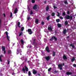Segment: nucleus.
Returning a JSON list of instances; mask_svg holds the SVG:
<instances>
[{"label": "nucleus", "instance_id": "obj_1", "mask_svg": "<svg viewBox=\"0 0 76 76\" xmlns=\"http://www.w3.org/2000/svg\"><path fill=\"white\" fill-rule=\"evenodd\" d=\"M25 69L24 67H23L22 69V71L24 73H25V70L26 72H28V68L27 67V66H25Z\"/></svg>", "mask_w": 76, "mask_h": 76}, {"label": "nucleus", "instance_id": "obj_2", "mask_svg": "<svg viewBox=\"0 0 76 76\" xmlns=\"http://www.w3.org/2000/svg\"><path fill=\"white\" fill-rule=\"evenodd\" d=\"M65 18H66V19H70L71 20H72L73 16H70L69 15H67L65 17Z\"/></svg>", "mask_w": 76, "mask_h": 76}, {"label": "nucleus", "instance_id": "obj_3", "mask_svg": "<svg viewBox=\"0 0 76 76\" xmlns=\"http://www.w3.org/2000/svg\"><path fill=\"white\" fill-rule=\"evenodd\" d=\"M33 44L34 47H36L37 45V43L36 42V39H33Z\"/></svg>", "mask_w": 76, "mask_h": 76}, {"label": "nucleus", "instance_id": "obj_4", "mask_svg": "<svg viewBox=\"0 0 76 76\" xmlns=\"http://www.w3.org/2000/svg\"><path fill=\"white\" fill-rule=\"evenodd\" d=\"M27 31L30 35H31L32 34V29H28Z\"/></svg>", "mask_w": 76, "mask_h": 76}, {"label": "nucleus", "instance_id": "obj_5", "mask_svg": "<svg viewBox=\"0 0 76 76\" xmlns=\"http://www.w3.org/2000/svg\"><path fill=\"white\" fill-rule=\"evenodd\" d=\"M54 39L55 41H56L57 40V39L55 36H53L52 37L51 39H50V41H52V39Z\"/></svg>", "mask_w": 76, "mask_h": 76}, {"label": "nucleus", "instance_id": "obj_6", "mask_svg": "<svg viewBox=\"0 0 76 76\" xmlns=\"http://www.w3.org/2000/svg\"><path fill=\"white\" fill-rule=\"evenodd\" d=\"M58 68H59L61 70H62V68L63 67V65L61 64H59L58 65Z\"/></svg>", "mask_w": 76, "mask_h": 76}, {"label": "nucleus", "instance_id": "obj_7", "mask_svg": "<svg viewBox=\"0 0 76 76\" xmlns=\"http://www.w3.org/2000/svg\"><path fill=\"white\" fill-rule=\"evenodd\" d=\"M1 48H2V51H4V54H5V53H6V50H6V49L5 48V47H4L2 46Z\"/></svg>", "mask_w": 76, "mask_h": 76}, {"label": "nucleus", "instance_id": "obj_8", "mask_svg": "<svg viewBox=\"0 0 76 76\" xmlns=\"http://www.w3.org/2000/svg\"><path fill=\"white\" fill-rule=\"evenodd\" d=\"M45 59L47 61H49L51 59V58L49 56H48L45 57Z\"/></svg>", "mask_w": 76, "mask_h": 76}, {"label": "nucleus", "instance_id": "obj_9", "mask_svg": "<svg viewBox=\"0 0 76 76\" xmlns=\"http://www.w3.org/2000/svg\"><path fill=\"white\" fill-rule=\"evenodd\" d=\"M68 30L69 29H67V30H66V29H64L63 31V34H64V35H65V34H66L67 31H68Z\"/></svg>", "mask_w": 76, "mask_h": 76}, {"label": "nucleus", "instance_id": "obj_10", "mask_svg": "<svg viewBox=\"0 0 76 76\" xmlns=\"http://www.w3.org/2000/svg\"><path fill=\"white\" fill-rule=\"evenodd\" d=\"M37 4L34 5L33 8V9H34V10H36L37 9Z\"/></svg>", "mask_w": 76, "mask_h": 76}, {"label": "nucleus", "instance_id": "obj_11", "mask_svg": "<svg viewBox=\"0 0 76 76\" xmlns=\"http://www.w3.org/2000/svg\"><path fill=\"white\" fill-rule=\"evenodd\" d=\"M48 30L49 31H50L51 32L53 31V28H52V27H51V26H50L49 27H48Z\"/></svg>", "mask_w": 76, "mask_h": 76}, {"label": "nucleus", "instance_id": "obj_12", "mask_svg": "<svg viewBox=\"0 0 76 76\" xmlns=\"http://www.w3.org/2000/svg\"><path fill=\"white\" fill-rule=\"evenodd\" d=\"M45 50L46 51H47V52H48V53H50V50H49V48L48 47H47L46 48Z\"/></svg>", "mask_w": 76, "mask_h": 76}, {"label": "nucleus", "instance_id": "obj_13", "mask_svg": "<svg viewBox=\"0 0 76 76\" xmlns=\"http://www.w3.org/2000/svg\"><path fill=\"white\" fill-rule=\"evenodd\" d=\"M18 11V8H16L14 11V13L15 14H16V13H17Z\"/></svg>", "mask_w": 76, "mask_h": 76}, {"label": "nucleus", "instance_id": "obj_14", "mask_svg": "<svg viewBox=\"0 0 76 76\" xmlns=\"http://www.w3.org/2000/svg\"><path fill=\"white\" fill-rule=\"evenodd\" d=\"M33 73L34 75H35V74H37V72L35 69H33Z\"/></svg>", "mask_w": 76, "mask_h": 76}, {"label": "nucleus", "instance_id": "obj_15", "mask_svg": "<svg viewBox=\"0 0 76 76\" xmlns=\"http://www.w3.org/2000/svg\"><path fill=\"white\" fill-rule=\"evenodd\" d=\"M63 58L64 60H67V58L65 55L63 56Z\"/></svg>", "mask_w": 76, "mask_h": 76}, {"label": "nucleus", "instance_id": "obj_16", "mask_svg": "<svg viewBox=\"0 0 76 76\" xmlns=\"http://www.w3.org/2000/svg\"><path fill=\"white\" fill-rule=\"evenodd\" d=\"M72 74V73L70 72H66V75H70Z\"/></svg>", "mask_w": 76, "mask_h": 76}, {"label": "nucleus", "instance_id": "obj_17", "mask_svg": "<svg viewBox=\"0 0 76 76\" xmlns=\"http://www.w3.org/2000/svg\"><path fill=\"white\" fill-rule=\"evenodd\" d=\"M69 45L70 46V47H72V48H75V47L74 45H73L72 44V43H71V44H70Z\"/></svg>", "mask_w": 76, "mask_h": 76}, {"label": "nucleus", "instance_id": "obj_18", "mask_svg": "<svg viewBox=\"0 0 76 76\" xmlns=\"http://www.w3.org/2000/svg\"><path fill=\"white\" fill-rule=\"evenodd\" d=\"M8 54H12V51L11 50H9L8 51Z\"/></svg>", "mask_w": 76, "mask_h": 76}, {"label": "nucleus", "instance_id": "obj_19", "mask_svg": "<svg viewBox=\"0 0 76 76\" xmlns=\"http://www.w3.org/2000/svg\"><path fill=\"white\" fill-rule=\"evenodd\" d=\"M48 10H49V6L48 5H47L46 7V11L47 12L48 11Z\"/></svg>", "mask_w": 76, "mask_h": 76}, {"label": "nucleus", "instance_id": "obj_20", "mask_svg": "<svg viewBox=\"0 0 76 76\" xmlns=\"http://www.w3.org/2000/svg\"><path fill=\"white\" fill-rule=\"evenodd\" d=\"M58 28H61V27L62 26L61 25V24H59V23H58Z\"/></svg>", "mask_w": 76, "mask_h": 76}, {"label": "nucleus", "instance_id": "obj_21", "mask_svg": "<svg viewBox=\"0 0 76 76\" xmlns=\"http://www.w3.org/2000/svg\"><path fill=\"white\" fill-rule=\"evenodd\" d=\"M35 22L36 23L38 24V22H39V20H38V19H36Z\"/></svg>", "mask_w": 76, "mask_h": 76}, {"label": "nucleus", "instance_id": "obj_22", "mask_svg": "<svg viewBox=\"0 0 76 76\" xmlns=\"http://www.w3.org/2000/svg\"><path fill=\"white\" fill-rule=\"evenodd\" d=\"M64 23L65 25H68V21H67V20H66L64 22Z\"/></svg>", "mask_w": 76, "mask_h": 76}, {"label": "nucleus", "instance_id": "obj_23", "mask_svg": "<svg viewBox=\"0 0 76 76\" xmlns=\"http://www.w3.org/2000/svg\"><path fill=\"white\" fill-rule=\"evenodd\" d=\"M50 15H49L46 18V19L47 20H49L50 19Z\"/></svg>", "mask_w": 76, "mask_h": 76}, {"label": "nucleus", "instance_id": "obj_24", "mask_svg": "<svg viewBox=\"0 0 76 76\" xmlns=\"http://www.w3.org/2000/svg\"><path fill=\"white\" fill-rule=\"evenodd\" d=\"M20 23L18 22V26L19 28H20Z\"/></svg>", "mask_w": 76, "mask_h": 76}, {"label": "nucleus", "instance_id": "obj_25", "mask_svg": "<svg viewBox=\"0 0 76 76\" xmlns=\"http://www.w3.org/2000/svg\"><path fill=\"white\" fill-rule=\"evenodd\" d=\"M75 60V57H73V58L72 59L71 61L72 62H73Z\"/></svg>", "mask_w": 76, "mask_h": 76}, {"label": "nucleus", "instance_id": "obj_26", "mask_svg": "<svg viewBox=\"0 0 76 76\" xmlns=\"http://www.w3.org/2000/svg\"><path fill=\"white\" fill-rule=\"evenodd\" d=\"M22 35H23V32L21 31L19 34V37H20Z\"/></svg>", "mask_w": 76, "mask_h": 76}, {"label": "nucleus", "instance_id": "obj_27", "mask_svg": "<svg viewBox=\"0 0 76 76\" xmlns=\"http://www.w3.org/2000/svg\"><path fill=\"white\" fill-rule=\"evenodd\" d=\"M19 49H17V54H19Z\"/></svg>", "mask_w": 76, "mask_h": 76}, {"label": "nucleus", "instance_id": "obj_28", "mask_svg": "<svg viewBox=\"0 0 76 76\" xmlns=\"http://www.w3.org/2000/svg\"><path fill=\"white\" fill-rule=\"evenodd\" d=\"M20 41H21V42L22 44H23L24 43V42L23 40H22V39H21L20 40Z\"/></svg>", "mask_w": 76, "mask_h": 76}, {"label": "nucleus", "instance_id": "obj_29", "mask_svg": "<svg viewBox=\"0 0 76 76\" xmlns=\"http://www.w3.org/2000/svg\"><path fill=\"white\" fill-rule=\"evenodd\" d=\"M53 56H55V55H56V52L54 51L53 52Z\"/></svg>", "mask_w": 76, "mask_h": 76}, {"label": "nucleus", "instance_id": "obj_30", "mask_svg": "<svg viewBox=\"0 0 76 76\" xmlns=\"http://www.w3.org/2000/svg\"><path fill=\"white\" fill-rule=\"evenodd\" d=\"M35 0H31V3H35Z\"/></svg>", "mask_w": 76, "mask_h": 76}, {"label": "nucleus", "instance_id": "obj_31", "mask_svg": "<svg viewBox=\"0 0 76 76\" xmlns=\"http://www.w3.org/2000/svg\"><path fill=\"white\" fill-rule=\"evenodd\" d=\"M52 16H55V13L54 12H52L51 14Z\"/></svg>", "mask_w": 76, "mask_h": 76}, {"label": "nucleus", "instance_id": "obj_32", "mask_svg": "<svg viewBox=\"0 0 76 76\" xmlns=\"http://www.w3.org/2000/svg\"><path fill=\"white\" fill-rule=\"evenodd\" d=\"M56 22H57V23H58V22H60V19H57L56 20Z\"/></svg>", "mask_w": 76, "mask_h": 76}, {"label": "nucleus", "instance_id": "obj_33", "mask_svg": "<svg viewBox=\"0 0 76 76\" xmlns=\"http://www.w3.org/2000/svg\"><path fill=\"white\" fill-rule=\"evenodd\" d=\"M9 38L10 37H9L8 36H7V39L8 40V41H10V40L9 39Z\"/></svg>", "mask_w": 76, "mask_h": 76}, {"label": "nucleus", "instance_id": "obj_34", "mask_svg": "<svg viewBox=\"0 0 76 76\" xmlns=\"http://www.w3.org/2000/svg\"><path fill=\"white\" fill-rule=\"evenodd\" d=\"M28 75L29 76H31V72L30 71H29L28 73Z\"/></svg>", "mask_w": 76, "mask_h": 76}, {"label": "nucleus", "instance_id": "obj_35", "mask_svg": "<svg viewBox=\"0 0 76 76\" xmlns=\"http://www.w3.org/2000/svg\"><path fill=\"white\" fill-rule=\"evenodd\" d=\"M21 31H23V30H24V27H23L21 28Z\"/></svg>", "mask_w": 76, "mask_h": 76}, {"label": "nucleus", "instance_id": "obj_36", "mask_svg": "<svg viewBox=\"0 0 76 76\" xmlns=\"http://www.w3.org/2000/svg\"><path fill=\"white\" fill-rule=\"evenodd\" d=\"M57 13H58L57 16H58V17H60V13L58 12H57Z\"/></svg>", "mask_w": 76, "mask_h": 76}, {"label": "nucleus", "instance_id": "obj_37", "mask_svg": "<svg viewBox=\"0 0 76 76\" xmlns=\"http://www.w3.org/2000/svg\"><path fill=\"white\" fill-rule=\"evenodd\" d=\"M62 15L63 16H65L66 15V12H63L62 13Z\"/></svg>", "mask_w": 76, "mask_h": 76}, {"label": "nucleus", "instance_id": "obj_38", "mask_svg": "<svg viewBox=\"0 0 76 76\" xmlns=\"http://www.w3.org/2000/svg\"><path fill=\"white\" fill-rule=\"evenodd\" d=\"M11 15H10V18H12V16H13V15L12 14V13L11 12Z\"/></svg>", "mask_w": 76, "mask_h": 76}, {"label": "nucleus", "instance_id": "obj_39", "mask_svg": "<svg viewBox=\"0 0 76 76\" xmlns=\"http://www.w3.org/2000/svg\"><path fill=\"white\" fill-rule=\"evenodd\" d=\"M51 68H49L48 69V71H49V72H50V71H51Z\"/></svg>", "mask_w": 76, "mask_h": 76}, {"label": "nucleus", "instance_id": "obj_40", "mask_svg": "<svg viewBox=\"0 0 76 76\" xmlns=\"http://www.w3.org/2000/svg\"><path fill=\"white\" fill-rule=\"evenodd\" d=\"M5 34L7 36H8V32H7V31H6L5 32Z\"/></svg>", "mask_w": 76, "mask_h": 76}, {"label": "nucleus", "instance_id": "obj_41", "mask_svg": "<svg viewBox=\"0 0 76 76\" xmlns=\"http://www.w3.org/2000/svg\"><path fill=\"white\" fill-rule=\"evenodd\" d=\"M27 8L28 9V11L30 10V9L29 8V6H27Z\"/></svg>", "mask_w": 76, "mask_h": 76}, {"label": "nucleus", "instance_id": "obj_42", "mask_svg": "<svg viewBox=\"0 0 76 76\" xmlns=\"http://www.w3.org/2000/svg\"><path fill=\"white\" fill-rule=\"evenodd\" d=\"M64 3H65V4H67V1H64Z\"/></svg>", "mask_w": 76, "mask_h": 76}, {"label": "nucleus", "instance_id": "obj_43", "mask_svg": "<svg viewBox=\"0 0 76 76\" xmlns=\"http://www.w3.org/2000/svg\"><path fill=\"white\" fill-rule=\"evenodd\" d=\"M73 67H76V64H73Z\"/></svg>", "mask_w": 76, "mask_h": 76}, {"label": "nucleus", "instance_id": "obj_44", "mask_svg": "<svg viewBox=\"0 0 76 76\" xmlns=\"http://www.w3.org/2000/svg\"><path fill=\"white\" fill-rule=\"evenodd\" d=\"M67 14H68V15H69V14H70V11H67Z\"/></svg>", "mask_w": 76, "mask_h": 76}, {"label": "nucleus", "instance_id": "obj_45", "mask_svg": "<svg viewBox=\"0 0 76 76\" xmlns=\"http://www.w3.org/2000/svg\"><path fill=\"white\" fill-rule=\"evenodd\" d=\"M7 61H8V64H10V61H9V60H8Z\"/></svg>", "mask_w": 76, "mask_h": 76}, {"label": "nucleus", "instance_id": "obj_46", "mask_svg": "<svg viewBox=\"0 0 76 76\" xmlns=\"http://www.w3.org/2000/svg\"><path fill=\"white\" fill-rule=\"evenodd\" d=\"M41 24L42 25H44V22H42V23Z\"/></svg>", "mask_w": 76, "mask_h": 76}, {"label": "nucleus", "instance_id": "obj_47", "mask_svg": "<svg viewBox=\"0 0 76 76\" xmlns=\"http://www.w3.org/2000/svg\"><path fill=\"white\" fill-rule=\"evenodd\" d=\"M30 14H31V15H33V12H32V11H31Z\"/></svg>", "mask_w": 76, "mask_h": 76}, {"label": "nucleus", "instance_id": "obj_48", "mask_svg": "<svg viewBox=\"0 0 76 76\" xmlns=\"http://www.w3.org/2000/svg\"><path fill=\"white\" fill-rule=\"evenodd\" d=\"M27 19H28V20H29V19H30V18L29 17H28L27 18Z\"/></svg>", "mask_w": 76, "mask_h": 76}, {"label": "nucleus", "instance_id": "obj_49", "mask_svg": "<svg viewBox=\"0 0 76 76\" xmlns=\"http://www.w3.org/2000/svg\"><path fill=\"white\" fill-rule=\"evenodd\" d=\"M3 15H4V18H5L6 17V14H5V13L3 14Z\"/></svg>", "mask_w": 76, "mask_h": 76}, {"label": "nucleus", "instance_id": "obj_50", "mask_svg": "<svg viewBox=\"0 0 76 76\" xmlns=\"http://www.w3.org/2000/svg\"><path fill=\"white\" fill-rule=\"evenodd\" d=\"M60 18L61 19H63V17H60Z\"/></svg>", "mask_w": 76, "mask_h": 76}, {"label": "nucleus", "instance_id": "obj_51", "mask_svg": "<svg viewBox=\"0 0 76 76\" xmlns=\"http://www.w3.org/2000/svg\"><path fill=\"white\" fill-rule=\"evenodd\" d=\"M54 72L55 73H58V71H57L56 70H55Z\"/></svg>", "mask_w": 76, "mask_h": 76}, {"label": "nucleus", "instance_id": "obj_52", "mask_svg": "<svg viewBox=\"0 0 76 76\" xmlns=\"http://www.w3.org/2000/svg\"><path fill=\"white\" fill-rule=\"evenodd\" d=\"M0 61H1V62H2V60L1 59V57L0 58Z\"/></svg>", "mask_w": 76, "mask_h": 76}, {"label": "nucleus", "instance_id": "obj_53", "mask_svg": "<svg viewBox=\"0 0 76 76\" xmlns=\"http://www.w3.org/2000/svg\"><path fill=\"white\" fill-rule=\"evenodd\" d=\"M44 3L45 4H46V3H47V1H45L44 2Z\"/></svg>", "mask_w": 76, "mask_h": 76}, {"label": "nucleus", "instance_id": "obj_54", "mask_svg": "<svg viewBox=\"0 0 76 76\" xmlns=\"http://www.w3.org/2000/svg\"><path fill=\"white\" fill-rule=\"evenodd\" d=\"M37 75H38V76H41V75H40V74L38 73V74H37Z\"/></svg>", "mask_w": 76, "mask_h": 76}, {"label": "nucleus", "instance_id": "obj_55", "mask_svg": "<svg viewBox=\"0 0 76 76\" xmlns=\"http://www.w3.org/2000/svg\"><path fill=\"white\" fill-rule=\"evenodd\" d=\"M54 9H56L57 7H56V6H54Z\"/></svg>", "mask_w": 76, "mask_h": 76}, {"label": "nucleus", "instance_id": "obj_56", "mask_svg": "<svg viewBox=\"0 0 76 76\" xmlns=\"http://www.w3.org/2000/svg\"><path fill=\"white\" fill-rule=\"evenodd\" d=\"M1 57H3V55H1V56H0V58H1Z\"/></svg>", "mask_w": 76, "mask_h": 76}, {"label": "nucleus", "instance_id": "obj_57", "mask_svg": "<svg viewBox=\"0 0 76 76\" xmlns=\"http://www.w3.org/2000/svg\"><path fill=\"white\" fill-rule=\"evenodd\" d=\"M66 38L67 39H68L69 38V36H67Z\"/></svg>", "mask_w": 76, "mask_h": 76}, {"label": "nucleus", "instance_id": "obj_58", "mask_svg": "<svg viewBox=\"0 0 76 76\" xmlns=\"http://www.w3.org/2000/svg\"><path fill=\"white\" fill-rule=\"evenodd\" d=\"M62 65H63V66H64V63H63L62 64Z\"/></svg>", "mask_w": 76, "mask_h": 76}, {"label": "nucleus", "instance_id": "obj_59", "mask_svg": "<svg viewBox=\"0 0 76 76\" xmlns=\"http://www.w3.org/2000/svg\"><path fill=\"white\" fill-rule=\"evenodd\" d=\"M14 72H13V73H12V75H14Z\"/></svg>", "mask_w": 76, "mask_h": 76}, {"label": "nucleus", "instance_id": "obj_60", "mask_svg": "<svg viewBox=\"0 0 76 76\" xmlns=\"http://www.w3.org/2000/svg\"><path fill=\"white\" fill-rule=\"evenodd\" d=\"M31 48V45H30L29 47V48Z\"/></svg>", "mask_w": 76, "mask_h": 76}, {"label": "nucleus", "instance_id": "obj_61", "mask_svg": "<svg viewBox=\"0 0 76 76\" xmlns=\"http://www.w3.org/2000/svg\"><path fill=\"white\" fill-rule=\"evenodd\" d=\"M29 1H30V0H28V2H29Z\"/></svg>", "mask_w": 76, "mask_h": 76}, {"label": "nucleus", "instance_id": "obj_62", "mask_svg": "<svg viewBox=\"0 0 76 76\" xmlns=\"http://www.w3.org/2000/svg\"><path fill=\"white\" fill-rule=\"evenodd\" d=\"M62 72H64V71L62 70Z\"/></svg>", "mask_w": 76, "mask_h": 76}, {"label": "nucleus", "instance_id": "obj_63", "mask_svg": "<svg viewBox=\"0 0 76 76\" xmlns=\"http://www.w3.org/2000/svg\"><path fill=\"white\" fill-rule=\"evenodd\" d=\"M29 61H27V62H28V63H29Z\"/></svg>", "mask_w": 76, "mask_h": 76}, {"label": "nucleus", "instance_id": "obj_64", "mask_svg": "<svg viewBox=\"0 0 76 76\" xmlns=\"http://www.w3.org/2000/svg\"><path fill=\"white\" fill-rule=\"evenodd\" d=\"M20 50V53H22V50Z\"/></svg>", "mask_w": 76, "mask_h": 76}]
</instances>
